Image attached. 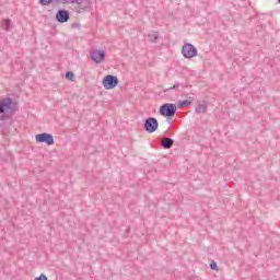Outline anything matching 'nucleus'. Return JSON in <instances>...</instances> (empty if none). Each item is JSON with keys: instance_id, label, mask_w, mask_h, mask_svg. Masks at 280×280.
I'll list each match as a JSON object with an SVG mask.
<instances>
[{"instance_id": "f257e3e1", "label": "nucleus", "mask_w": 280, "mask_h": 280, "mask_svg": "<svg viewBox=\"0 0 280 280\" xmlns=\"http://www.w3.org/2000/svg\"><path fill=\"white\" fill-rule=\"evenodd\" d=\"M16 113V102H14L11 97H3L0 100V121H5L10 117Z\"/></svg>"}, {"instance_id": "f03ea898", "label": "nucleus", "mask_w": 280, "mask_h": 280, "mask_svg": "<svg viewBox=\"0 0 280 280\" xmlns=\"http://www.w3.org/2000/svg\"><path fill=\"white\" fill-rule=\"evenodd\" d=\"M176 104L165 103L160 107V115H162V117H168V119H172V117L176 115Z\"/></svg>"}, {"instance_id": "7ed1b4c3", "label": "nucleus", "mask_w": 280, "mask_h": 280, "mask_svg": "<svg viewBox=\"0 0 280 280\" xmlns=\"http://www.w3.org/2000/svg\"><path fill=\"white\" fill-rule=\"evenodd\" d=\"M143 128L145 132L152 135V132H156L159 130V120H156L154 117H149L145 119Z\"/></svg>"}, {"instance_id": "20e7f679", "label": "nucleus", "mask_w": 280, "mask_h": 280, "mask_svg": "<svg viewBox=\"0 0 280 280\" xmlns=\"http://www.w3.org/2000/svg\"><path fill=\"white\" fill-rule=\"evenodd\" d=\"M182 55L184 58H196L198 56V49L195 48V46L190 43L184 44L182 47Z\"/></svg>"}, {"instance_id": "39448f33", "label": "nucleus", "mask_w": 280, "mask_h": 280, "mask_svg": "<svg viewBox=\"0 0 280 280\" xmlns=\"http://www.w3.org/2000/svg\"><path fill=\"white\" fill-rule=\"evenodd\" d=\"M117 84H119V79L117 77L113 75V74H107L103 79V86L107 91H110L112 89H115V86H117Z\"/></svg>"}, {"instance_id": "423d86ee", "label": "nucleus", "mask_w": 280, "mask_h": 280, "mask_svg": "<svg viewBox=\"0 0 280 280\" xmlns=\"http://www.w3.org/2000/svg\"><path fill=\"white\" fill-rule=\"evenodd\" d=\"M37 143H46L48 145H54V136L51 133H38L35 136Z\"/></svg>"}, {"instance_id": "0eeeda50", "label": "nucleus", "mask_w": 280, "mask_h": 280, "mask_svg": "<svg viewBox=\"0 0 280 280\" xmlns=\"http://www.w3.org/2000/svg\"><path fill=\"white\" fill-rule=\"evenodd\" d=\"M105 58H106V52H104V50H93L91 52V59L94 62H96V65L104 62Z\"/></svg>"}, {"instance_id": "6e6552de", "label": "nucleus", "mask_w": 280, "mask_h": 280, "mask_svg": "<svg viewBox=\"0 0 280 280\" xmlns=\"http://www.w3.org/2000/svg\"><path fill=\"white\" fill-rule=\"evenodd\" d=\"M56 20L58 23H67V21H69V11L59 10L56 14Z\"/></svg>"}, {"instance_id": "1a4fd4ad", "label": "nucleus", "mask_w": 280, "mask_h": 280, "mask_svg": "<svg viewBox=\"0 0 280 280\" xmlns=\"http://www.w3.org/2000/svg\"><path fill=\"white\" fill-rule=\"evenodd\" d=\"M73 3H77L80 10H89L91 8V0H74Z\"/></svg>"}, {"instance_id": "9d476101", "label": "nucleus", "mask_w": 280, "mask_h": 280, "mask_svg": "<svg viewBox=\"0 0 280 280\" xmlns=\"http://www.w3.org/2000/svg\"><path fill=\"white\" fill-rule=\"evenodd\" d=\"M161 145L164 150H170L174 145V140L172 138H163Z\"/></svg>"}, {"instance_id": "9b49d317", "label": "nucleus", "mask_w": 280, "mask_h": 280, "mask_svg": "<svg viewBox=\"0 0 280 280\" xmlns=\"http://www.w3.org/2000/svg\"><path fill=\"white\" fill-rule=\"evenodd\" d=\"M196 113L198 114H205L207 113V103H201L196 107Z\"/></svg>"}, {"instance_id": "f8f14e48", "label": "nucleus", "mask_w": 280, "mask_h": 280, "mask_svg": "<svg viewBox=\"0 0 280 280\" xmlns=\"http://www.w3.org/2000/svg\"><path fill=\"white\" fill-rule=\"evenodd\" d=\"M149 40L150 43H156V40H159V32L149 34Z\"/></svg>"}, {"instance_id": "ddd939ff", "label": "nucleus", "mask_w": 280, "mask_h": 280, "mask_svg": "<svg viewBox=\"0 0 280 280\" xmlns=\"http://www.w3.org/2000/svg\"><path fill=\"white\" fill-rule=\"evenodd\" d=\"M190 104H191V101H189V100L182 101V102L178 103V107L179 108H185L187 106H190Z\"/></svg>"}, {"instance_id": "4468645a", "label": "nucleus", "mask_w": 280, "mask_h": 280, "mask_svg": "<svg viewBox=\"0 0 280 280\" xmlns=\"http://www.w3.org/2000/svg\"><path fill=\"white\" fill-rule=\"evenodd\" d=\"M74 78H75V75L73 74V72H71V71L66 72V80L73 82Z\"/></svg>"}, {"instance_id": "2eb2a0df", "label": "nucleus", "mask_w": 280, "mask_h": 280, "mask_svg": "<svg viewBox=\"0 0 280 280\" xmlns=\"http://www.w3.org/2000/svg\"><path fill=\"white\" fill-rule=\"evenodd\" d=\"M74 0H55V3H59V4H69V3H73Z\"/></svg>"}, {"instance_id": "dca6fc26", "label": "nucleus", "mask_w": 280, "mask_h": 280, "mask_svg": "<svg viewBox=\"0 0 280 280\" xmlns=\"http://www.w3.org/2000/svg\"><path fill=\"white\" fill-rule=\"evenodd\" d=\"M10 25H11L10 20H4V22H3V28H4L7 32H10Z\"/></svg>"}, {"instance_id": "f3484780", "label": "nucleus", "mask_w": 280, "mask_h": 280, "mask_svg": "<svg viewBox=\"0 0 280 280\" xmlns=\"http://www.w3.org/2000/svg\"><path fill=\"white\" fill-rule=\"evenodd\" d=\"M40 5H49V3H54V0H38Z\"/></svg>"}, {"instance_id": "a211bd4d", "label": "nucleus", "mask_w": 280, "mask_h": 280, "mask_svg": "<svg viewBox=\"0 0 280 280\" xmlns=\"http://www.w3.org/2000/svg\"><path fill=\"white\" fill-rule=\"evenodd\" d=\"M210 268H211V270H218V264L215 262V260H212L210 262Z\"/></svg>"}, {"instance_id": "6ab92c4d", "label": "nucleus", "mask_w": 280, "mask_h": 280, "mask_svg": "<svg viewBox=\"0 0 280 280\" xmlns=\"http://www.w3.org/2000/svg\"><path fill=\"white\" fill-rule=\"evenodd\" d=\"M34 280H49L45 273H42L39 277L35 278Z\"/></svg>"}, {"instance_id": "aec40b11", "label": "nucleus", "mask_w": 280, "mask_h": 280, "mask_svg": "<svg viewBox=\"0 0 280 280\" xmlns=\"http://www.w3.org/2000/svg\"><path fill=\"white\" fill-rule=\"evenodd\" d=\"M178 86H180V83H175V84L171 88V90H172V89H178Z\"/></svg>"}, {"instance_id": "412c9836", "label": "nucleus", "mask_w": 280, "mask_h": 280, "mask_svg": "<svg viewBox=\"0 0 280 280\" xmlns=\"http://www.w3.org/2000/svg\"><path fill=\"white\" fill-rule=\"evenodd\" d=\"M278 1V3H280V0H277Z\"/></svg>"}]
</instances>
